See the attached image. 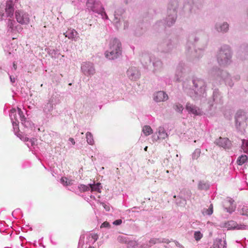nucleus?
Here are the masks:
<instances>
[{"instance_id":"obj_1","label":"nucleus","mask_w":248,"mask_h":248,"mask_svg":"<svg viewBox=\"0 0 248 248\" xmlns=\"http://www.w3.org/2000/svg\"><path fill=\"white\" fill-rule=\"evenodd\" d=\"M122 51L121 43L119 40L114 39L110 41L109 50L105 52V56L109 60H114L121 55Z\"/></svg>"},{"instance_id":"obj_2","label":"nucleus","mask_w":248,"mask_h":248,"mask_svg":"<svg viewBox=\"0 0 248 248\" xmlns=\"http://www.w3.org/2000/svg\"><path fill=\"white\" fill-rule=\"evenodd\" d=\"M231 58L230 49L226 46L224 49H221L218 54L217 60L220 64H227Z\"/></svg>"},{"instance_id":"obj_3","label":"nucleus","mask_w":248,"mask_h":248,"mask_svg":"<svg viewBox=\"0 0 248 248\" xmlns=\"http://www.w3.org/2000/svg\"><path fill=\"white\" fill-rule=\"evenodd\" d=\"M247 116L243 111H239L235 115V124L237 128L240 129L247 125Z\"/></svg>"},{"instance_id":"obj_4","label":"nucleus","mask_w":248,"mask_h":248,"mask_svg":"<svg viewBox=\"0 0 248 248\" xmlns=\"http://www.w3.org/2000/svg\"><path fill=\"white\" fill-rule=\"evenodd\" d=\"M15 17L16 21L22 25H27L30 22L29 15L22 10H17L16 11Z\"/></svg>"},{"instance_id":"obj_5","label":"nucleus","mask_w":248,"mask_h":248,"mask_svg":"<svg viewBox=\"0 0 248 248\" xmlns=\"http://www.w3.org/2000/svg\"><path fill=\"white\" fill-rule=\"evenodd\" d=\"M17 114L21 121H23L24 120V116L23 114V112L21 108H18L17 111H16V109H12L11 110L10 116L14 123H16V122L18 121Z\"/></svg>"},{"instance_id":"obj_6","label":"nucleus","mask_w":248,"mask_h":248,"mask_svg":"<svg viewBox=\"0 0 248 248\" xmlns=\"http://www.w3.org/2000/svg\"><path fill=\"white\" fill-rule=\"evenodd\" d=\"M221 227L227 228L228 230L231 229H243L245 228L244 225H238L236 222L233 220H230L227 222L222 223L221 224Z\"/></svg>"},{"instance_id":"obj_7","label":"nucleus","mask_w":248,"mask_h":248,"mask_svg":"<svg viewBox=\"0 0 248 248\" xmlns=\"http://www.w3.org/2000/svg\"><path fill=\"white\" fill-rule=\"evenodd\" d=\"M81 69L86 75H93L95 73L93 64L90 62H84L81 66Z\"/></svg>"},{"instance_id":"obj_8","label":"nucleus","mask_w":248,"mask_h":248,"mask_svg":"<svg viewBox=\"0 0 248 248\" xmlns=\"http://www.w3.org/2000/svg\"><path fill=\"white\" fill-rule=\"evenodd\" d=\"M167 94L163 91H158L154 94V99L157 102H164L168 99Z\"/></svg>"},{"instance_id":"obj_9","label":"nucleus","mask_w":248,"mask_h":248,"mask_svg":"<svg viewBox=\"0 0 248 248\" xmlns=\"http://www.w3.org/2000/svg\"><path fill=\"white\" fill-rule=\"evenodd\" d=\"M5 11L7 17H12L14 12V4L12 0H10L6 2Z\"/></svg>"},{"instance_id":"obj_10","label":"nucleus","mask_w":248,"mask_h":248,"mask_svg":"<svg viewBox=\"0 0 248 248\" xmlns=\"http://www.w3.org/2000/svg\"><path fill=\"white\" fill-rule=\"evenodd\" d=\"M217 143L219 146L225 149H230L232 146V142L227 138H220Z\"/></svg>"},{"instance_id":"obj_11","label":"nucleus","mask_w":248,"mask_h":248,"mask_svg":"<svg viewBox=\"0 0 248 248\" xmlns=\"http://www.w3.org/2000/svg\"><path fill=\"white\" fill-rule=\"evenodd\" d=\"M186 109L189 112L195 115H198L202 114V111L199 108L189 103L186 104Z\"/></svg>"},{"instance_id":"obj_12","label":"nucleus","mask_w":248,"mask_h":248,"mask_svg":"<svg viewBox=\"0 0 248 248\" xmlns=\"http://www.w3.org/2000/svg\"><path fill=\"white\" fill-rule=\"evenodd\" d=\"M86 5L91 10L97 12V6L100 5V3L96 2L95 0H88Z\"/></svg>"},{"instance_id":"obj_13","label":"nucleus","mask_w":248,"mask_h":248,"mask_svg":"<svg viewBox=\"0 0 248 248\" xmlns=\"http://www.w3.org/2000/svg\"><path fill=\"white\" fill-rule=\"evenodd\" d=\"M193 84H194V86L196 88H200L201 93L204 92L205 86L203 80L201 79L194 80L193 81Z\"/></svg>"},{"instance_id":"obj_14","label":"nucleus","mask_w":248,"mask_h":248,"mask_svg":"<svg viewBox=\"0 0 248 248\" xmlns=\"http://www.w3.org/2000/svg\"><path fill=\"white\" fill-rule=\"evenodd\" d=\"M61 183L64 186H69L73 185V180L69 179L66 177H62L61 179Z\"/></svg>"},{"instance_id":"obj_15","label":"nucleus","mask_w":248,"mask_h":248,"mask_svg":"<svg viewBox=\"0 0 248 248\" xmlns=\"http://www.w3.org/2000/svg\"><path fill=\"white\" fill-rule=\"evenodd\" d=\"M77 34L78 32L75 30H70L67 32L64 33L65 36L68 37L69 39L74 38Z\"/></svg>"},{"instance_id":"obj_16","label":"nucleus","mask_w":248,"mask_h":248,"mask_svg":"<svg viewBox=\"0 0 248 248\" xmlns=\"http://www.w3.org/2000/svg\"><path fill=\"white\" fill-rule=\"evenodd\" d=\"M209 188L208 184L204 181H201L198 184V188L200 190H207Z\"/></svg>"},{"instance_id":"obj_17","label":"nucleus","mask_w":248,"mask_h":248,"mask_svg":"<svg viewBox=\"0 0 248 248\" xmlns=\"http://www.w3.org/2000/svg\"><path fill=\"white\" fill-rule=\"evenodd\" d=\"M218 31L226 32L229 29V25L227 23H224L222 25L217 27Z\"/></svg>"},{"instance_id":"obj_18","label":"nucleus","mask_w":248,"mask_h":248,"mask_svg":"<svg viewBox=\"0 0 248 248\" xmlns=\"http://www.w3.org/2000/svg\"><path fill=\"white\" fill-rule=\"evenodd\" d=\"M142 132L146 136H147L153 133V130L150 126L145 125L142 128Z\"/></svg>"},{"instance_id":"obj_19","label":"nucleus","mask_w":248,"mask_h":248,"mask_svg":"<svg viewBox=\"0 0 248 248\" xmlns=\"http://www.w3.org/2000/svg\"><path fill=\"white\" fill-rule=\"evenodd\" d=\"M167 137V134L162 128H160L158 131V139H165Z\"/></svg>"},{"instance_id":"obj_20","label":"nucleus","mask_w":248,"mask_h":248,"mask_svg":"<svg viewBox=\"0 0 248 248\" xmlns=\"http://www.w3.org/2000/svg\"><path fill=\"white\" fill-rule=\"evenodd\" d=\"M100 185L101 184L100 183H97L96 184H90V187L92 191H97L98 192H101L100 191Z\"/></svg>"},{"instance_id":"obj_21","label":"nucleus","mask_w":248,"mask_h":248,"mask_svg":"<svg viewBox=\"0 0 248 248\" xmlns=\"http://www.w3.org/2000/svg\"><path fill=\"white\" fill-rule=\"evenodd\" d=\"M247 159H248V157L246 155H242L241 156H240L238 158V159L237 160L238 164L240 165L243 164L244 163H245L246 162V161L247 160Z\"/></svg>"},{"instance_id":"obj_22","label":"nucleus","mask_w":248,"mask_h":248,"mask_svg":"<svg viewBox=\"0 0 248 248\" xmlns=\"http://www.w3.org/2000/svg\"><path fill=\"white\" fill-rule=\"evenodd\" d=\"M86 139L87 142L90 144L93 145V136L90 132H87L86 133Z\"/></svg>"},{"instance_id":"obj_23","label":"nucleus","mask_w":248,"mask_h":248,"mask_svg":"<svg viewBox=\"0 0 248 248\" xmlns=\"http://www.w3.org/2000/svg\"><path fill=\"white\" fill-rule=\"evenodd\" d=\"M242 148L245 153L248 152V140H243Z\"/></svg>"},{"instance_id":"obj_24","label":"nucleus","mask_w":248,"mask_h":248,"mask_svg":"<svg viewBox=\"0 0 248 248\" xmlns=\"http://www.w3.org/2000/svg\"><path fill=\"white\" fill-rule=\"evenodd\" d=\"M201 150L199 149H196L194 151L192 154V158L193 159H197L201 155Z\"/></svg>"},{"instance_id":"obj_25","label":"nucleus","mask_w":248,"mask_h":248,"mask_svg":"<svg viewBox=\"0 0 248 248\" xmlns=\"http://www.w3.org/2000/svg\"><path fill=\"white\" fill-rule=\"evenodd\" d=\"M174 109L178 112H182L183 110V107L180 104H175L173 105Z\"/></svg>"},{"instance_id":"obj_26","label":"nucleus","mask_w":248,"mask_h":248,"mask_svg":"<svg viewBox=\"0 0 248 248\" xmlns=\"http://www.w3.org/2000/svg\"><path fill=\"white\" fill-rule=\"evenodd\" d=\"M78 189L80 192H84L88 191L89 190L90 188L87 186L81 184L78 186Z\"/></svg>"},{"instance_id":"obj_27","label":"nucleus","mask_w":248,"mask_h":248,"mask_svg":"<svg viewBox=\"0 0 248 248\" xmlns=\"http://www.w3.org/2000/svg\"><path fill=\"white\" fill-rule=\"evenodd\" d=\"M202 237V234L200 231H196L194 233V238L196 241L200 240Z\"/></svg>"},{"instance_id":"obj_28","label":"nucleus","mask_w":248,"mask_h":248,"mask_svg":"<svg viewBox=\"0 0 248 248\" xmlns=\"http://www.w3.org/2000/svg\"><path fill=\"white\" fill-rule=\"evenodd\" d=\"M15 23L16 22L14 20L9 19L8 21V26L10 29H11L12 30H13L14 28Z\"/></svg>"},{"instance_id":"obj_29","label":"nucleus","mask_w":248,"mask_h":248,"mask_svg":"<svg viewBox=\"0 0 248 248\" xmlns=\"http://www.w3.org/2000/svg\"><path fill=\"white\" fill-rule=\"evenodd\" d=\"M213 212V206L212 204H210L209 208L206 209L205 213L206 215H211Z\"/></svg>"},{"instance_id":"obj_30","label":"nucleus","mask_w":248,"mask_h":248,"mask_svg":"<svg viewBox=\"0 0 248 248\" xmlns=\"http://www.w3.org/2000/svg\"><path fill=\"white\" fill-rule=\"evenodd\" d=\"M241 213L243 215L248 216V208L247 207H243L242 209Z\"/></svg>"},{"instance_id":"obj_31","label":"nucleus","mask_w":248,"mask_h":248,"mask_svg":"<svg viewBox=\"0 0 248 248\" xmlns=\"http://www.w3.org/2000/svg\"><path fill=\"white\" fill-rule=\"evenodd\" d=\"M225 209L226 210V211L229 213H232L235 210V207H233L232 205H231V207H229V208L225 207Z\"/></svg>"},{"instance_id":"obj_32","label":"nucleus","mask_w":248,"mask_h":248,"mask_svg":"<svg viewBox=\"0 0 248 248\" xmlns=\"http://www.w3.org/2000/svg\"><path fill=\"white\" fill-rule=\"evenodd\" d=\"M91 237L93 239V242H95L98 238V236L96 233L91 234Z\"/></svg>"},{"instance_id":"obj_33","label":"nucleus","mask_w":248,"mask_h":248,"mask_svg":"<svg viewBox=\"0 0 248 248\" xmlns=\"http://www.w3.org/2000/svg\"><path fill=\"white\" fill-rule=\"evenodd\" d=\"M122 223V219H117L116 220H115L113 222V224L115 225H119L120 224H121Z\"/></svg>"},{"instance_id":"obj_34","label":"nucleus","mask_w":248,"mask_h":248,"mask_svg":"<svg viewBox=\"0 0 248 248\" xmlns=\"http://www.w3.org/2000/svg\"><path fill=\"white\" fill-rule=\"evenodd\" d=\"M109 226V224L108 222L106 221L103 223L101 226V228L102 227H108Z\"/></svg>"},{"instance_id":"obj_35","label":"nucleus","mask_w":248,"mask_h":248,"mask_svg":"<svg viewBox=\"0 0 248 248\" xmlns=\"http://www.w3.org/2000/svg\"><path fill=\"white\" fill-rule=\"evenodd\" d=\"M69 140L72 142V143L73 145H74V144H75V140H74V139H73V138H70Z\"/></svg>"},{"instance_id":"obj_36","label":"nucleus","mask_w":248,"mask_h":248,"mask_svg":"<svg viewBox=\"0 0 248 248\" xmlns=\"http://www.w3.org/2000/svg\"><path fill=\"white\" fill-rule=\"evenodd\" d=\"M4 13H3V12H2V13H1L0 12V19H3V17H4Z\"/></svg>"},{"instance_id":"obj_37","label":"nucleus","mask_w":248,"mask_h":248,"mask_svg":"<svg viewBox=\"0 0 248 248\" xmlns=\"http://www.w3.org/2000/svg\"><path fill=\"white\" fill-rule=\"evenodd\" d=\"M10 80L12 83H14L15 81V78L14 77H12V76H10Z\"/></svg>"},{"instance_id":"obj_38","label":"nucleus","mask_w":248,"mask_h":248,"mask_svg":"<svg viewBox=\"0 0 248 248\" xmlns=\"http://www.w3.org/2000/svg\"><path fill=\"white\" fill-rule=\"evenodd\" d=\"M13 67H14L15 70L16 69L17 66H16V64L15 63H13Z\"/></svg>"},{"instance_id":"obj_39","label":"nucleus","mask_w":248,"mask_h":248,"mask_svg":"<svg viewBox=\"0 0 248 248\" xmlns=\"http://www.w3.org/2000/svg\"><path fill=\"white\" fill-rule=\"evenodd\" d=\"M122 239H123V237H122V236H119V237H118V239H119L120 241H122Z\"/></svg>"},{"instance_id":"obj_40","label":"nucleus","mask_w":248,"mask_h":248,"mask_svg":"<svg viewBox=\"0 0 248 248\" xmlns=\"http://www.w3.org/2000/svg\"><path fill=\"white\" fill-rule=\"evenodd\" d=\"M211 248H218V247L217 246L214 245Z\"/></svg>"},{"instance_id":"obj_41","label":"nucleus","mask_w":248,"mask_h":248,"mask_svg":"<svg viewBox=\"0 0 248 248\" xmlns=\"http://www.w3.org/2000/svg\"><path fill=\"white\" fill-rule=\"evenodd\" d=\"M147 149H148V147H147V146H146V147L144 148V151H147Z\"/></svg>"},{"instance_id":"obj_42","label":"nucleus","mask_w":248,"mask_h":248,"mask_svg":"<svg viewBox=\"0 0 248 248\" xmlns=\"http://www.w3.org/2000/svg\"><path fill=\"white\" fill-rule=\"evenodd\" d=\"M129 73H130V71H129V70H128V74H129Z\"/></svg>"},{"instance_id":"obj_43","label":"nucleus","mask_w":248,"mask_h":248,"mask_svg":"<svg viewBox=\"0 0 248 248\" xmlns=\"http://www.w3.org/2000/svg\"><path fill=\"white\" fill-rule=\"evenodd\" d=\"M173 197H174V198H176V196H175V195H174V196H173Z\"/></svg>"},{"instance_id":"obj_44","label":"nucleus","mask_w":248,"mask_h":248,"mask_svg":"<svg viewBox=\"0 0 248 248\" xmlns=\"http://www.w3.org/2000/svg\"><path fill=\"white\" fill-rule=\"evenodd\" d=\"M227 204H231L230 202H227Z\"/></svg>"},{"instance_id":"obj_45","label":"nucleus","mask_w":248,"mask_h":248,"mask_svg":"<svg viewBox=\"0 0 248 248\" xmlns=\"http://www.w3.org/2000/svg\"><path fill=\"white\" fill-rule=\"evenodd\" d=\"M175 22L174 19H173V22Z\"/></svg>"},{"instance_id":"obj_46","label":"nucleus","mask_w":248,"mask_h":248,"mask_svg":"<svg viewBox=\"0 0 248 248\" xmlns=\"http://www.w3.org/2000/svg\"><path fill=\"white\" fill-rule=\"evenodd\" d=\"M89 248H93L92 247H90Z\"/></svg>"}]
</instances>
